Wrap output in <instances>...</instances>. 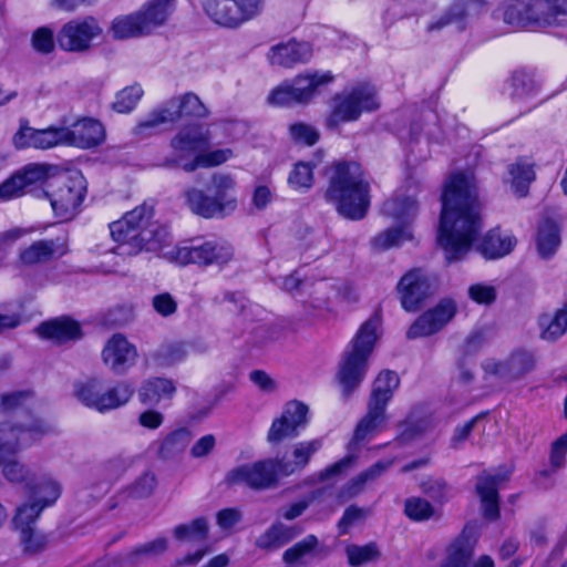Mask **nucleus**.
Here are the masks:
<instances>
[{"instance_id":"b1692460","label":"nucleus","mask_w":567,"mask_h":567,"mask_svg":"<svg viewBox=\"0 0 567 567\" xmlns=\"http://www.w3.org/2000/svg\"><path fill=\"white\" fill-rule=\"evenodd\" d=\"M505 476L482 473L477 476L475 489L482 503L485 518L495 520L499 517L498 484L505 481Z\"/></svg>"},{"instance_id":"8fccbe9b","label":"nucleus","mask_w":567,"mask_h":567,"mask_svg":"<svg viewBox=\"0 0 567 567\" xmlns=\"http://www.w3.org/2000/svg\"><path fill=\"white\" fill-rule=\"evenodd\" d=\"M190 442V433L186 429H178L169 433L161 443L158 453L163 458H172L185 451Z\"/></svg>"},{"instance_id":"6e6d98bb","label":"nucleus","mask_w":567,"mask_h":567,"mask_svg":"<svg viewBox=\"0 0 567 567\" xmlns=\"http://www.w3.org/2000/svg\"><path fill=\"white\" fill-rule=\"evenodd\" d=\"M540 324L546 326L542 332V338L547 341H556L567 331V303L556 311L555 316L548 320L543 317Z\"/></svg>"},{"instance_id":"7ed1b4c3","label":"nucleus","mask_w":567,"mask_h":567,"mask_svg":"<svg viewBox=\"0 0 567 567\" xmlns=\"http://www.w3.org/2000/svg\"><path fill=\"white\" fill-rule=\"evenodd\" d=\"M328 174L326 199L334 204L343 217L362 219L370 206V185L361 166L355 162H339Z\"/></svg>"},{"instance_id":"412c9836","label":"nucleus","mask_w":567,"mask_h":567,"mask_svg":"<svg viewBox=\"0 0 567 567\" xmlns=\"http://www.w3.org/2000/svg\"><path fill=\"white\" fill-rule=\"evenodd\" d=\"M313 55L312 45L306 41L290 39L269 49L270 64L282 68H292L299 63H308Z\"/></svg>"},{"instance_id":"680f3d73","label":"nucleus","mask_w":567,"mask_h":567,"mask_svg":"<svg viewBox=\"0 0 567 567\" xmlns=\"http://www.w3.org/2000/svg\"><path fill=\"white\" fill-rule=\"evenodd\" d=\"M420 488L437 503H445L451 497V486L442 477H427L422 481Z\"/></svg>"},{"instance_id":"7c9ffc66","label":"nucleus","mask_w":567,"mask_h":567,"mask_svg":"<svg viewBox=\"0 0 567 567\" xmlns=\"http://www.w3.org/2000/svg\"><path fill=\"white\" fill-rule=\"evenodd\" d=\"M333 75L330 72L306 73L297 75L290 83L297 103H308L316 94V90L332 82Z\"/></svg>"},{"instance_id":"4d7b16f0","label":"nucleus","mask_w":567,"mask_h":567,"mask_svg":"<svg viewBox=\"0 0 567 567\" xmlns=\"http://www.w3.org/2000/svg\"><path fill=\"white\" fill-rule=\"evenodd\" d=\"M404 514L414 522H424L436 514L434 506L425 498L413 496L404 502Z\"/></svg>"},{"instance_id":"f03ea898","label":"nucleus","mask_w":567,"mask_h":567,"mask_svg":"<svg viewBox=\"0 0 567 567\" xmlns=\"http://www.w3.org/2000/svg\"><path fill=\"white\" fill-rule=\"evenodd\" d=\"M154 208L143 204L110 224L112 238L118 243L120 255H136L142 250L157 251L171 238L168 229L153 220Z\"/></svg>"},{"instance_id":"f8f14e48","label":"nucleus","mask_w":567,"mask_h":567,"mask_svg":"<svg viewBox=\"0 0 567 567\" xmlns=\"http://www.w3.org/2000/svg\"><path fill=\"white\" fill-rule=\"evenodd\" d=\"M101 33L102 29L95 18H78L62 25L56 40L62 50L80 53L90 50L92 41Z\"/></svg>"},{"instance_id":"e2e57ef3","label":"nucleus","mask_w":567,"mask_h":567,"mask_svg":"<svg viewBox=\"0 0 567 567\" xmlns=\"http://www.w3.org/2000/svg\"><path fill=\"white\" fill-rule=\"evenodd\" d=\"M319 540L315 535H308L300 542L296 543L293 546L289 547L285 550L282 555V560L286 564H295L299 561L306 555L312 553L318 546Z\"/></svg>"},{"instance_id":"69168bd1","label":"nucleus","mask_w":567,"mask_h":567,"mask_svg":"<svg viewBox=\"0 0 567 567\" xmlns=\"http://www.w3.org/2000/svg\"><path fill=\"white\" fill-rule=\"evenodd\" d=\"M290 137L295 143L308 146L315 145L320 137L319 131L306 123H295L289 127Z\"/></svg>"},{"instance_id":"a19ab883","label":"nucleus","mask_w":567,"mask_h":567,"mask_svg":"<svg viewBox=\"0 0 567 567\" xmlns=\"http://www.w3.org/2000/svg\"><path fill=\"white\" fill-rule=\"evenodd\" d=\"M417 208V202L413 197L398 195L388 199L383 204L382 210L389 217L406 223L415 217Z\"/></svg>"},{"instance_id":"338daca9","label":"nucleus","mask_w":567,"mask_h":567,"mask_svg":"<svg viewBox=\"0 0 567 567\" xmlns=\"http://www.w3.org/2000/svg\"><path fill=\"white\" fill-rule=\"evenodd\" d=\"M156 485L155 475L151 472H145L131 484L128 494L135 498L148 497L155 491Z\"/></svg>"},{"instance_id":"bf43d9fd","label":"nucleus","mask_w":567,"mask_h":567,"mask_svg":"<svg viewBox=\"0 0 567 567\" xmlns=\"http://www.w3.org/2000/svg\"><path fill=\"white\" fill-rule=\"evenodd\" d=\"M313 166L308 162H298L289 174L288 183L293 189H309L313 185Z\"/></svg>"},{"instance_id":"de8ad7c7","label":"nucleus","mask_w":567,"mask_h":567,"mask_svg":"<svg viewBox=\"0 0 567 567\" xmlns=\"http://www.w3.org/2000/svg\"><path fill=\"white\" fill-rule=\"evenodd\" d=\"M55 254L53 240H38L20 252V260L23 265L33 266L49 261Z\"/></svg>"},{"instance_id":"aec40b11","label":"nucleus","mask_w":567,"mask_h":567,"mask_svg":"<svg viewBox=\"0 0 567 567\" xmlns=\"http://www.w3.org/2000/svg\"><path fill=\"white\" fill-rule=\"evenodd\" d=\"M35 331L40 338L55 344L75 342L83 337L80 322L68 316L47 320L39 324Z\"/></svg>"},{"instance_id":"39448f33","label":"nucleus","mask_w":567,"mask_h":567,"mask_svg":"<svg viewBox=\"0 0 567 567\" xmlns=\"http://www.w3.org/2000/svg\"><path fill=\"white\" fill-rule=\"evenodd\" d=\"M567 17V0H511L503 20L509 25L555 27Z\"/></svg>"},{"instance_id":"0e129e2a","label":"nucleus","mask_w":567,"mask_h":567,"mask_svg":"<svg viewBox=\"0 0 567 567\" xmlns=\"http://www.w3.org/2000/svg\"><path fill=\"white\" fill-rule=\"evenodd\" d=\"M17 173L20 175L25 190H28L32 186L42 184L48 178V166L43 164H28Z\"/></svg>"},{"instance_id":"49530a36","label":"nucleus","mask_w":567,"mask_h":567,"mask_svg":"<svg viewBox=\"0 0 567 567\" xmlns=\"http://www.w3.org/2000/svg\"><path fill=\"white\" fill-rule=\"evenodd\" d=\"M187 353L183 342L164 343L153 353V360L161 368H169L184 361Z\"/></svg>"},{"instance_id":"052dcab7","label":"nucleus","mask_w":567,"mask_h":567,"mask_svg":"<svg viewBox=\"0 0 567 567\" xmlns=\"http://www.w3.org/2000/svg\"><path fill=\"white\" fill-rule=\"evenodd\" d=\"M512 96L514 99H524L538 89V83L534 79L533 74L526 71H516L512 76Z\"/></svg>"},{"instance_id":"603ef678","label":"nucleus","mask_w":567,"mask_h":567,"mask_svg":"<svg viewBox=\"0 0 567 567\" xmlns=\"http://www.w3.org/2000/svg\"><path fill=\"white\" fill-rule=\"evenodd\" d=\"M346 555L348 563L351 567H359L362 564L378 560L381 551L377 543L371 542L365 545H348L346 547Z\"/></svg>"},{"instance_id":"e433bc0d","label":"nucleus","mask_w":567,"mask_h":567,"mask_svg":"<svg viewBox=\"0 0 567 567\" xmlns=\"http://www.w3.org/2000/svg\"><path fill=\"white\" fill-rule=\"evenodd\" d=\"M399 385L400 378L395 372L390 370L381 372L374 380L369 402L386 408Z\"/></svg>"},{"instance_id":"c85d7f7f","label":"nucleus","mask_w":567,"mask_h":567,"mask_svg":"<svg viewBox=\"0 0 567 567\" xmlns=\"http://www.w3.org/2000/svg\"><path fill=\"white\" fill-rule=\"evenodd\" d=\"M302 533L298 526H288L280 522L274 523L255 540V546L265 551H274L291 542Z\"/></svg>"},{"instance_id":"09e8293b","label":"nucleus","mask_w":567,"mask_h":567,"mask_svg":"<svg viewBox=\"0 0 567 567\" xmlns=\"http://www.w3.org/2000/svg\"><path fill=\"white\" fill-rule=\"evenodd\" d=\"M103 388V382L93 378L78 382L74 385V394L84 405L99 411Z\"/></svg>"},{"instance_id":"423d86ee","label":"nucleus","mask_w":567,"mask_h":567,"mask_svg":"<svg viewBox=\"0 0 567 567\" xmlns=\"http://www.w3.org/2000/svg\"><path fill=\"white\" fill-rule=\"evenodd\" d=\"M234 181L226 174H214L208 190L190 187L184 193L189 209L204 218L224 217L236 208V199L229 195Z\"/></svg>"},{"instance_id":"864d4df0","label":"nucleus","mask_w":567,"mask_h":567,"mask_svg":"<svg viewBox=\"0 0 567 567\" xmlns=\"http://www.w3.org/2000/svg\"><path fill=\"white\" fill-rule=\"evenodd\" d=\"M19 540L23 554L30 557L40 555L48 547V537L34 527L19 530Z\"/></svg>"},{"instance_id":"0eeeda50","label":"nucleus","mask_w":567,"mask_h":567,"mask_svg":"<svg viewBox=\"0 0 567 567\" xmlns=\"http://www.w3.org/2000/svg\"><path fill=\"white\" fill-rule=\"evenodd\" d=\"M163 257L178 266L197 265L199 267L227 265L234 258L233 246L223 239H212L175 246L163 250Z\"/></svg>"},{"instance_id":"f704fd0d","label":"nucleus","mask_w":567,"mask_h":567,"mask_svg":"<svg viewBox=\"0 0 567 567\" xmlns=\"http://www.w3.org/2000/svg\"><path fill=\"white\" fill-rule=\"evenodd\" d=\"M173 2L174 0H150L137 11L147 34L167 21Z\"/></svg>"},{"instance_id":"4468645a","label":"nucleus","mask_w":567,"mask_h":567,"mask_svg":"<svg viewBox=\"0 0 567 567\" xmlns=\"http://www.w3.org/2000/svg\"><path fill=\"white\" fill-rule=\"evenodd\" d=\"M535 357L526 350H515L506 359H486L482 368L486 377H493L502 382H515L534 370Z\"/></svg>"},{"instance_id":"5701e85b","label":"nucleus","mask_w":567,"mask_h":567,"mask_svg":"<svg viewBox=\"0 0 567 567\" xmlns=\"http://www.w3.org/2000/svg\"><path fill=\"white\" fill-rule=\"evenodd\" d=\"M66 144L81 148L100 145L105 138L104 126L96 120L85 118L74 124L72 130L65 127Z\"/></svg>"},{"instance_id":"a878e982","label":"nucleus","mask_w":567,"mask_h":567,"mask_svg":"<svg viewBox=\"0 0 567 567\" xmlns=\"http://www.w3.org/2000/svg\"><path fill=\"white\" fill-rule=\"evenodd\" d=\"M48 487L50 488V498L43 501L42 503L33 499L32 502L25 503L17 508V513L13 517V524L18 532L33 528V524L42 511L47 506L55 503V501L60 497L61 485L59 483H50Z\"/></svg>"},{"instance_id":"37998d69","label":"nucleus","mask_w":567,"mask_h":567,"mask_svg":"<svg viewBox=\"0 0 567 567\" xmlns=\"http://www.w3.org/2000/svg\"><path fill=\"white\" fill-rule=\"evenodd\" d=\"M410 239H412V234L406 227H392L372 237L370 245L375 251H384Z\"/></svg>"},{"instance_id":"f3484780","label":"nucleus","mask_w":567,"mask_h":567,"mask_svg":"<svg viewBox=\"0 0 567 567\" xmlns=\"http://www.w3.org/2000/svg\"><path fill=\"white\" fill-rule=\"evenodd\" d=\"M308 406L292 401L287 403L280 417L274 420L267 435L270 443H279L285 439L298 435V429L307 423Z\"/></svg>"},{"instance_id":"ddd939ff","label":"nucleus","mask_w":567,"mask_h":567,"mask_svg":"<svg viewBox=\"0 0 567 567\" xmlns=\"http://www.w3.org/2000/svg\"><path fill=\"white\" fill-rule=\"evenodd\" d=\"M209 141V132L203 130L199 124H188L182 127L171 140L172 156L162 159L158 166L164 168H177L184 158L204 148Z\"/></svg>"},{"instance_id":"6ab92c4d","label":"nucleus","mask_w":567,"mask_h":567,"mask_svg":"<svg viewBox=\"0 0 567 567\" xmlns=\"http://www.w3.org/2000/svg\"><path fill=\"white\" fill-rule=\"evenodd\" d=\"M65 134V127L35 130L22 121L19 131L13 136V144L17 148L34 147L45 150L58 144H66Z\"/></svg>"},{"instance_id":"9d476101","label":"nucleus","mask_w":567,"mask_h":567,"mask_svg":"<svg viewBox=\"0 0 567 567\" xmlns=\"http://www.w3.org/2000/svg\"><path fill=\"white\" fill-rule=\"evenodd\" d=\"M86 194V182L82 174L75 173L60 177L51 193H47L52 209L62 220L72 219L80 210Z\"/></svg>"},{"instance_id":"2eb2a0df","label":"nucleus","mask_w":567,"mask_h":567,"mask_svg":"<svg viewBox=\"0 0 567 567\" xmlns=\"http://www.w3.org/2000/svg\"><path fill=\"white\" fill-rule=\"evenodd\" d=\"M456 311V303L452 299L441 300L412 323L406 332V338L416 339L439 332L454 318Z\"/></svg>"},{"instance_id":"cd10ccee","label":"nucleus","mask_w":567,"mask_h":567,"mask_svg":"<svg viewBox=\"0 0 567 567\" xmlns=\"http://www.w3.org/2000/svg\"><path fill=\"white\" fill-rule=\"evenodd\" d=\"M323 445L322 439H315L311 441H302L293 445L292 460L277 461L278 468L281 475L289 476L299 471H302L313 454H316Z\"/></svg>"},{"instance_id":"6e6552de","label":"nucleus","mask_w":567,"mask_h":567,"mask_svg":"<svg viewBox=\"0 0 567 567\" xmlns=\"http://www.w3.org/2000/svg\"><path fill=\"white\" fill-rule=\"evenodd\" d=\"M375 89L369 84L353 87L349 93L333 99L332 110L326 120L329 130L337 128L341 123L357 121L362 112L377 110Z\"/></svg>"},{"instance_id":"72a5a7b5","label":"nucleus","mask_w":567,"mask_h":567,"mask_svg":"<svg viewBox=\"0 0 567 567\" xmlns=\"http://www.w3.org/2000/svg\"><path fill=\"white\" fill-rule=\"evenodd\" d=\"M560 229L551 219H544L538 227L536 247L543 259L551 258L560 245Z\"/></svg>"},{"instance_id":"4c0bfd02","label":"nucleus","mask_w":567,"mask_h":567,"mask_svg":"<svg viewBox=\"0 0 567 567\" xmlns=\"http://www.w3.org/2000/svg\"><path fill=\"white\" fill-rule=\"evenodd\" d=\"M473 550L474 542L463 532L450 546L446 558L439 567H468Z\"/></svg>"},{"instance_id":"a18cd8bd","label":"nucleus","mask_w":567,"mask_h":567,"mask_svg":"<svg viewBox=\"0 0 567 567\" xmlns=\"http://www.w3.org/2000/svg\"><path fill=\"white\" fill-rule=\"evenodd\" d=\"M11 455H7L3 460L2 474L11 483L24 484L27 489H32V483L34 482V475L30 468L16 458H10Z\"/></svg>"},{"instance_id":"9b49d317","label":"nucleus","mask_w":567,"mask_h":567,"mask_svg":"<svg viewBox=\"0 0 567 567\" xmlns=\"http://www.w3.org/2000/svg\"><path fill=\"white\" fill-rule=\"evenodd\" d=\"M280 474L277 461L268 458L231 468L225 476L228 486L244 485L254 491H265L278 485Z\"/></svg>"},{"instance_id":"c03bdc74","label":"nucleus","mask_w":567,"mask_h":567,"mask_svg":"<svg viewBox=\"0 0 567 567\" xmlns=\"http://www.w3.org/2000/svg\"><path fill=\"white\" fill-rule=\"evenodd\" d=\"M300 248L305 251L313 250V257L319 258L330 249L329 240L324 231L315 230L311 227H302L298 230Z\"/></svg>"},{"instance_id":"13d9d810","label":"nucleus","mask_w":567,"mask_h":567,"mask_svg":"<svg viewBox=\"0 0 567 567\" xmlns=\"http://www.w3.org/2000/svg\"><path fill=\"white\" fill-rule=\"evenodd\" d=\"M142 95L143 90L141 85L134 84L127 86L116 94L112 107L118 113H128L136 106Z\"/></svg>"},{"instance_id":"f257e3e1","label":"nucleus","mask_w":567,"mask_h":567,"mask_svg":"<svg viewBox=\"0 0 567 567\" xmlns=\"http://www.w3.org/2000/svg\"><path fill=\"white\" fill-rule=\"evenodd\" d=\"M437 241L449 262L462 259L482 229L478 193L472 175L456 173L446 182Z\"/></svg>"},{"instance_id":"774afa93","label":"nucleus","mask_w":567,"mask_h":567,"mask_svg":"<svg viewBox=\"0 0 567 567\" xmlns=\"http://www.w3.org/2000/svg\"><path fill=\"white\" fill-rule=\"evenodd\" d=\"M23 182L16 172L8 179L0 184V199L10 200L22 196L25 193Z\"/></svg>"},{"instance_id":"5fc2aeb1","label":"nucleus","mask_w":567,"mask_h":567,"mask_svg":"<svg viewBox=\"0 0 567 567\" xmlns=\"http://www.w3.org/2000/svg\"><path fill=\"white\" fill-rule=\"evenodd\" d=\"M167 105L152 111L143 121H141L134 128V134L145 137L151 135L158 126L165 123H174L172 115H169Z\"/></svg>"},{"instance_id":"20e7f679","label":"nucleus","mask_w":567,"mask_h":567,"mask_svg":"<svg viewBox=\"0 0 567 567\" xmlns=\"http://www.w3.org/2000/svg\"><path fill=\"white\" fill-rule=\"evenodd\" d=\"M380 322L378 316H373L363 322L342 357L337 379L342 386V395L346 399L351 395L365 377L368 359L378 339L377 331Z\"/></svg>"},{"instance_id":"79ce46f5","label":"nucleus","mask_w":567,"mask_h":567,"mask_svg":"<svg viewBox=\"0 0 567 567\" xmlns=\"http://www.w3.org/2000/svg\"><path fill=\"white\" fill-rule=\"evenodd\" d=\"M111 32L116 40H125L147 34L138 12L115 18L111 25Z\"/></svg>"},{"instance_id":"393cba45","label":"nucleus","mask_w":567,"mask_h":567,"mask_svg":"<svg viewBox=\"0 0 567 567\" xmlns=\"http://www.w3.org/2000/svg\"><path fill=\"white\" fill-rule=\"evenodd\" d=\"M485 0H457L451 4L435 21L427 24L429 32L440 31L447 25H455L457 30L466 29L470 18V8L483 6Z\"/></svg>"},{"instance_id":"58836bf2","label":"nucleus","mask_w":567,"mask_h":567,"mask_svg":"<svg viewBox=\"0 0 567 567\" xmlns=\"http://www.w3.org/2000/svg\"><path fill=\"white\" fill-rule=\"evenodd\" d=\"M508 174L511 175V184L514 193L518 197H526L528 195L529 185L536 177L533 164L519 158L508 166Z\"/></svg>"},{"instance_id":"c756f323","label":"nucleus","mask_w":567,"mask_h":567,"mask_svg":"<svg viewBox=\"0 0 567 567\" xmlns=\"http://www.w3.org/2000/svg\"><path fill=\"white\" fill-rule=\"evenodd\" d=\"M169 115L173 121L176 122L183 116L206 118L209 115V111L202 100L193 92H187L183 95L172 97L166 103Z\"/></svg>"},{"instance_id":"1a4fd4ad","label":"nucleus","mask_w":567,"mask_h":567,"mask_svg":"<svg viewBox=\"0 0 567 567\" xmlns=\"http://www.w3.org/2000/svg\"><path fill=\"white\" fill-rule=\"evenodd\" d=\"M200 3L212 21L237 28L261 12L264 0H200Z\"/></svg>"},{"instance_id":"c9c22d12","label":"nucleus","mask_w":567,"mask_h":567,"mask_svg":"<svg viewBox=\"0 0 567 567\" xmlns=\"http://www.w3.org/2000/svg\"><path fill=\"white\" fill-rule=\"evenodd\" d=\"M167 549L168 540L165 537H158L151 542L140 544L125 553L123 563L135 567L146 559H153L165 554Z\"/></svg>"},{"instance_id":"2f4dec72","label":"nucleus","mask_w":567,"mask_h":567,"mask_svg":"<svg viewBox=\"0 0 567 567\" xmlns=\"http://www.w3.org/2000/svg\"><path fill=\"white\" fill-rule=\"evenodd\" d=\"M176 392L173 380L166 378H151L138 390V398L143 404L156 405L162 400H171Z\"/></svg>"},{"instance_id":"a211bd4d","label":"nucleus","mask_w":567,"mask_h":567,"mask_svg":"<svg viewBox=\"0 0 567 567\" xmlns=\"http://www.w3.org/2000/svg\"><path fill=\"white\" fill-rule=\"evenodd\" d=\"M396 290L402 308L409 312L417 311L431 293L429 279L421 269L406 272L400 279Z\"/></svg>"},{"instance_id":"473e14b6","label":"nucleus","mask_w":567,"mask_h":567,"mask_svg":"<svg viewBox=\"0 0 567 567\" xmlns=\"http://www.w3.org/2000/svg\"><path fill=\"white\" fill-rule=\"evenodd\" d=\"M385 421V408L369 402L367 414L359 421L355 426L353 441H364L373 434L382 431Z\"/></svg>"},{"instance_id":"3c124183","label":"nucleus","mask_w":567,"mask_h":567,"mask_svg":"<svg viewBox=\"0 0 567 567\" xmlns=\"http://www.w3.org/2000/svg\"><path fill=\"white\" fill-rule=\"evenodd\" d=\"M208 523L204 517H198L189 524L177 525L174 530V537L177 540L205 542L208 537Z\"/></svg>"},{"instance_id":"dca6fc26","label":"nucleus","mask_w":567,"mask_h":567,"mask_svg":"<svg viewBox=\"0 0 567 567\" xmlns=\"http://www.w3.org/2000/svg\"><path fill=\"white\" fill-rule=\"evenodd\" d=\"M103 363L117 374H124L137 360L136 347L122 333H114L105 343L101 353Z\"/></svg>"},{"instance_id":"4be33fe9","label":"nucleus","mask_w":567,"mask_h":567,"mask_svg":"<svg viewBox=\"0 0 567 567\" xmlns=\"http://www.w3.org/2000/svg\"><path fill=\"white\" fill-rule=\"evenodd\" d=\"M44 430L41 426H0V465L7 455H13L22 445H28L38 440Z\"/></svg>"},{"instance_id":"ea45409f","label":"nucleus","mask_w":567,"mask_h":567,"mask_svg":"<svg viewBox=\"0 0 567 567\" xmlns=\"http://www.w3.org/2000/svg\"><path fill=\"white\" fill-rule=\"evenodd\" d=\"M134 394V388L127 382H117L112 388L104 389L102 392L100 412L118 409L125 405Z\"/></svg>"},{"instance_id":"bb28decb","label":"nucleus","mask_w":567,"mask_h":567,"mask_svg":"<svg viewBox=\"0 0 567 567\" xmlns=\"http://www.w3.org/2000/svg\"><path fill=\"white\" fill-rule=\"evenodd\" d=\"M517 240L511 234H503L499 228H493L487 231L476 249L486 259H497L508 255L516 246Z\"/></svg>"}]
</instances>
